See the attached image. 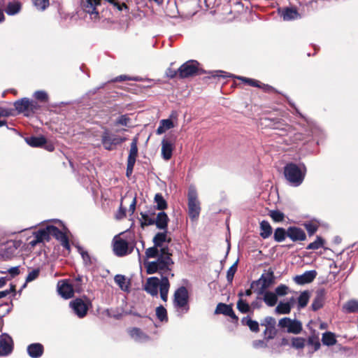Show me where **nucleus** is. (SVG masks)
<instances>
[{
    "instance_id": "nucleus-1",
    "label": "nucleus",
    "mask_w": 358,
    "mask_h": 358,
    "mask_svg": "<svg viewBox=\"0 0 358 358\" xmlns=\"http://www.w3.org/2000/svg\"><path fill=\"white\" fill-rule=\"evenodd\" d=\"M172 252L169 248H165L161 250V252L155 261L148 262L146 265L147 273L153 274L159 273L162 276L171 275L174 274L171 273V267L174 262L171 258Z\"/></svg>"
},
{
    "instance_id": "nucleus-2",
    "label": "nucleus",
    "mask_w": 358,
    "mask_h": 358,
    "mask_svg": "<svg viewBox=\"0 0 358 358\" xmlns=\"http://www.w3.org/2000/svg\"><path fill=\"white\" fill-rule=\"evenodd\" d=\"M169 287L168 276H162L161 280L157 277L148 278L144 285V290L152 296H157L159 289L160 297L164 302L167 301Z\"/></svg>"
},
{
    "instance_id": "nucleus-3",
    "label": "nucleus",
    "mask_w": 358,
    "mask_h": 358,
    "mask_svg": "<svg viewBox=\"0 0 358 358\" xmlns=\"http://www.w3.org/2000/svg\"><path fill=\"white\" fill-rule=\"evenodd\" d=\"M306 174V168L302 164L298 166L294 163H288L284 167V176L288 183L293 187L302 184Z\"/></svg>"
},
{
    "instance_id": "nucleus-4",
    "label": "nucleus",
    "mask_w": 358,
    "mask_h": 358,
    "mask_svg": "<svg viewBox=\"0 0 358 358\" xmlns=\"http://www.w3.org/2000/svg\"><path fill=\"white\" fill-rule=\"evenodd\" d=\"M173 306L179 316H182L188 312V292L186 287L182 286L175 292Z\"/></svg>"
},
{
    "instance_id": "nucleus-5",
    "label": "nucleus",
    "mask_w": 358,
    "mask_h": 358,
    "mask_svg": "<svg viewBox=\"0 0 358 358\" xmlns=\"http://www.w3.org/2000/svg\"><path fill=\"white\" fill-rule=\"evenodd\" d=\"M289 339L286 337H263L262 339L255 341L252 346L255 349L270 347L273 351H278L279 346L289 344Z\"/></svg>"
},
{
    "instance_id": "nucleus-6",
    "label": "nucleus",
    "mask_w": 358,
    "mask_h": 358,
    "mask_svg": "<svg viewBox=\"0 0 358 358\" xmlns=\"http://www.w3.org/2000/svg\"><path fill=\"white\" fill-rule=\"evenodd\" d=\"M292 346L296 349L306 348L310 355L319 349L320 343L319 337H308L306 341L302 337H292Z\"/></svg>"
},
{
    "instance_id": "nucleus-7",
    "label": "nucleus",
    "mask_w": 358,
    "mask_h": 358,
    "mask_svg": "<svg viewBox=\"0 0 358 358\" xmlns=\"http://www.w3.org/2000/svg\"><path fill=\"white\" fill-rule=\"evenodd\" d=\"M101 0H80L82 9L90 15L92 21L96 22L99 20V6Z\"/></svg>"
},
{
    "instance_id": "nucleus-8",
    "label": "nucleus",
    "mask_w": 358,
    "mask_h": 358,
    "mask_svg": "<svg viewBox=\"0 0 358 358\" xmlns=\"http://www.w3.org/2000/svg\"><path fill=\"white\" fill-rule=\"evenodd\" d=\"M278 327L288 334H299L302 330V324L300 321L289 317H283L278 322Z\"/></svg>"
},
{
    "instance_id": "nucleus-9",
    "label": "nucleus",
    "mask_w": 358,
    "mask_h": 358,
    "mask_svg": "<svg viewBox=\"0 0 358 358\" xmlns=\"http://www.w3.org/2000/svg\"><path fill=\"white\" fill-rule=\"evenodd\" d=\"M90 305V301L85 302L80 298L75 299L69 303L73 313L78 318H83L86 316Z\"/></svg>"
},
{
    "instance_id": "nucleus-10",
    "label": "nucleus",
    "mask_w": 358,
    "mask_h": 358,
    "mask_svg": "<svg viewBox=\"0 0 358 358\" xmlns=\"http://www.w3.org/2000/svg\"><path fill=\"white\" fill-rule=\"evenodd\" d=\"M200 203L197 199L196 192L189 189L188 193V213L192 220L196 219L200 214Z\"/></svg>"
},
{
    "instance_id": "nucleus-11",
    "label": "nucleus",
    "mask_w": 358,
    "mask_h": 358,
    "mask_svg": "<svg viewBox=\"0 0 358 358\" xmlns=\"http://www.w3.org/2000/svg\"><path fill=\"white\" fill-rule=\"evenodd\" d=\"M199 71V63L196 60H189L182 64L178 69V77L186 78L193 76Z\"/></svg>"
},
{
    "instance_id": "nucleus-12",
    "label": "nucleus",
    "mask_w": 358,
    "mask_h": 358,
    "mask_svg": "<svg viewBox=\"0 0 358 358\" xmlns=\"http://www.w3.org/2000/svg\"><path fill=\"white\" fill-rule=\"evenodd\" d=\"M134 246H129V243L115 236L113 239V252L118 257H123L133 251Z\"/></svg>"
},
{
    "instance_id": "nucleus-13",
    "label": "nucleus",
    "mask_w": 358,
    "mask_h": 358,
    "mask_svg": "<svg viewBox=\"0 0 358 358\" xmlns=\"http://www.w3.org/2000/svg\"><path fill=\"white\" fill-rule=\"evenodd\" d=\"M125 141L124 138L118 137L115 135H110L109 132L106 130L101 136V142L106 150H113V146L122 143Z\"/></svg>"
},
{
    "instance_id": "nucleus-14",
    "label": "nucleus",
    "mask_w": 358,
    "mask_h": 358,
    "mask_svg": "<svg viewBox=\"0 0 358 358\" xmlns=\"http://www.w3.org/2000/svg\"><path fill=\"white\" fill-rule=\"evenodd\" d=\"M48 229L50 230V237L53 236L61 243V245L67 250H70V245L66 234L59 230L57 227L52 225H48Z\"/></svg>"
},
{
    "instance_id": "nucleus-15",
    "label": "nucleus",
    "mask_w": 358,
    "mask_h": 358,
    "mask_svg": "<svg viewBox=\"0 0 358 358\" xmlns=\"http://www.w3.org/2000/svg\"><path fill=\"white\" fill-rule=\"evenodd\" d=\"M20 245V244L19 241H7L1 249V256L6 259H10L12 257L15 255Z\"/></svg>"
},
{
    "instance_id": "nucleus-16",
    "label": "nucleus",
    "mask_w": 358,
    "mask_h": 358,
    "mask_svg": "<svg viewBox=\"0 0 358 358\" xmlns=\"http://www.w3.org/2000/svg\"><path fill=\"white\" fill-rule=\"evenodd\" d=\"M273 271L272 270H269L266 274H262L260 278L253 283L261 285L258 294H262L264 293L266 289L273 284Z\"/></svg>"
},
{
    "instance_id": "nucleus-17",
    "label": "nucleus",
    "mask_w": 358,
    "mask_h": 358,
    "mask_svg": "<svg viewBox=\"0 0 358 358\" xmlns=\"http://www.w3.org/2000/svg\"><path fill=\"white\" fill-rule=\"evenodd\" d=\"M287 236L292 241H302L306 239V235L303 229L296 227H289L287 229Z\"/></svg>"
},
{
    "instance_id": "nucleus-18",
    "label": "nucleus",
    "mask_w": 358,
    "mask_h": 358,
    "mask_svg": "<svg viewBox=\"0 0 358 358\" xmlns=\"http://www.w3.org/2000/svg\"><path fill=\"white\" fill-rule=\"evenodd\" d=\"M13 350L12 337H1L0 338V357L10 355Z\"/></svg>"
},
{
    "instance_id": "nucleus-19",
    "label": "nucleus",
    "mask_w": 358,
    "mask_h": 358,
    "mask_svg": "<svg viewBox=\"0 0 358 358\" xmlns=\"http://www.w3.org/2000/svg\"><path fill=\"white\" fill-rule=\"evenodd\" d=\"M174 147V143L170 140L166 138L162 139L161 152L162 157L164 160L168 161L171 158Z\"/></svg>"
},
{
    "instance_id": "nucleus-20",
    "label": "nucleus",
    "mask_w": 358,
    "mask_h": 358,
    "mask_svg": "<svg viewBox=\"0 0 358 358\" xmlns=\"http://www.w3.org/2000/svg\"><path fill=\"white\" fill-rule=\"evenodd\" d=\"M260 324L265 327L264 331V336H271L275 331V319L271 316H267L261 321Z\"/></svg>"
},
{
    "instance_id": "nucleus-21",
    "label": "nucleus",
    "mask_w": 358,
    "mask_h": 358,
    "mask_svg": "<svg viewBox=\"0 0 358 358\" xmlns=\"http://www.w3.org/2000/svg\"><path fill=\"white\" fill-rule=\"evenodd\" d=\"M171 241V238H167V231L157 233L152 239L153 243L160 250L163 248H169L168 245H164V243H169Z\"/></svg>"
},
{
    "instance_id": "nucleus-22",
    "label": "nucleus",
    "mask_w": 358,
    "mask_h": 358,
    "mask_svg": "<svg viewBox=\"0 0 358 358\" xmlns=\"http://www.w3.org/2000/svg\"><path fill=\"white\" fill-rule=\"evenodd\" d=\"M317 272L315 270L308 271L301 275H296L294 281L299 285H304L310 283L316 278Z\"/></svg>"
},
{
    "instance_id": "nucleus-23",
    "label": "nucleus",
    "mask_w": 358,
    "mask_h": 358,
    "mask_svg": "<svg viewBox=\"0 0 358 358\" xmlns=\"http://www.w3.org/2000/svg\"><path fill=\"white\" fill-rule=\"evenodd\" d=\"M215 313L223 314L226 316L231 317L234 320H238V317L235 315L231 305H227L223 303H218L215 308Z\"/></svg>"
},
{
    "instance_id": "nucleus-24",
    "label": "nucleus",
    "mask_w": 358,
    "mask_h": 358,
    "mask_svg": "<svg viewBox=\"0 0 358 358\" xmlns=\"http://www.w3.org/2000/svg\"><path fill=\"white\" fill-rule=\"evenodd\" d=\"M27 352L31 358L41 357L44 352L43 345L39 343H34L29 345L27 348Z\"/></svg>"
},
{
    "instance_id": "nucleus-25",
    "label": "nucleus",
    "mask_w": 358,
    "mask_h": 358,
    "mask_svg": "<svg viewBox=\"0 0 358 358\" xmlns=\"http://www.w3.org/2000/svg\"><path fill=\"white\" fill-rule=\"evenodd\" d=\"M325 299V290L324 289H318L316 292L315 296L311 304L313 310L316 311L323 307Z\"/></svg>"
},
{
    "instance_id": "nucleus-26",
    "label": "nucleus",
    "mask_w": 358,
    "mask_h": 358,
    "mask_svg": "<svg viewBox=\"0 0 358 358\" xmlns=\"http://www.w3.org/2000/svg\"><path fill=\"white\" fill-rule=\"evenodd\" d=\"M169 221V218L167 214L164 212H160L155 219L154 224L160 230L167 231Z\"/></svg>"
},
{
    "instance_id": "nucleus-27",
    "label": "nucleus",
    "mask_w": 358,
    "mask_h": 358,
    "mask_svg": "<svg viewBox=\"0 0 358 358\" xmlns=\"http://www.w3.org/2000/svg\"><path fill=\"white\" fill-rule=\"evenodd\" d=\"M32 104L31 100L27 98L21 99L14 103L16 110H17L18 113H23L26 115H28L30 106Z\"/></svg>"
},
{
    "instance_id": "nucleus-28",
    "label": "nucleus",
    "mask_w": 358,
    "mask_h": 358,
    "mask_svg": "<svg viewBox=\"0 0 358 358\" xmlns=\"http://www.w3.org/2000/svg\"><path fill=\"white\" fill-rule=\"evenodd\" d=\"M58 292L59 294L65 299L71 298L74 293L72 285L67 282H62L61 285L59 283Z\"/></svg>"
},
{
    "instance_id": "nucleus-29",
    "label": "nucleus",
    "mask_w": 358,
    "mask_h": 358,
    "mask_svg": "<svg viewBox=\"0 0 358 358\" xmlns=\"http://www.w3.org/2000/svg\"><path fill=\"white\" fill-rule=\"evenodd\" d=\"M27 143L31 147H41L46 143V139L44 136H31L25 139Z\"/></svg>"
},
{
    "instance_id": "nucleus-30",
    "label": "nucleus",
    "mask_w": 358,
    "mask_h": 358,
    "mask_svg": "<svg viewBox=\"0 0 358 358\" xmlns=\"http://www.w3.org/2000/svg\"><path fill=\"white\" fill-rule=\"evenodd\" d=\"M114 280L122 291H129L130 283L124 275L117 274L115 276Z\"/></svg>"
},
{
    "instance_id": "nucleus-31",
    "label": "nucleus",
    "mask_w": 358,
    "mask_h": 358,
    "mask_svg": "<svg viewBox=\"0 0 358 358\" xmlns=\"http://www.w3.org/2000/svg\"><path fill=\"white\" fill-rule=\"evenodd\" d=\"M299 14L296 9L286 8L281 11V17L285 21L292 20L297 18Z\"/></svg>"
},
{
    "instance_id": "nucleus-32",
    "label": "nucleus",
    "mask_w": 358,
    "mask_h": 358,
    "mask_svg": "<svg viewBox=\"0 0 358 358\" xmlns=\"http://www.w3.org/2000/svg\"><path fill=\"white\" fill-rule=\"evenodd\" d=\"M241 323L248 327L252 332L257 333L259 331V323L255 320H252L249 316L243 317Z\"/></svg>"
},
{
    "instance_id": "nucleus-33",
    "label": "nucleus",
    "mask_w": 358,
    "mask_h": 358,
    "mask_svg": "<svg viewBox=\"0 0 358 358\" xmlns=\"http://www.w3.org/2000/svg\"><path fill=\"white\" fill-rule=\"evenodd\" d=\"M174 127L173 122L169 119L162 120L159 122V126L157 129L156 133L158 135L162 134L166 130L170 129Z\"/></svg>"
},
{
    "instance_id": "nucleus-34",
    "label": "nucleus",
    "mask_w": 358,
    "mask_h": 358,
    "mask_svg": "<svg viewBox=\"0 0 358 358\" xmlns=\"http://www.w3.org/2000/svg\"><path fill=\"white\" fill-rule=\"evenodd\" d=\"M260 236L264 239L268 238L272 234V227L268 221H262L260 223Z\"/></svg>"
},
{
    "instance_id": "nucleus-35",
    "label": "nucleus",
    "mask_w": 358,
    "mask_h": 358,
    "mask_svg": "<svg viewBox=\"0 0 358 358\" xmlns=\"http://www.w3.org/2000/svg\"><path fill=\"white\" fill-rule=\"evenodd\" d=\"M138 138L136 137L132 140L130 146L129 154L128 156L127 161L136 162V159L138 155L137 148Z\"/></svg>"
},
{
    "instance_id": "nucleus-36",
    "label": "nucleus",
    "mask_w": 358,
    "mask_h": 358,
    "mask_svg": "<svg viewBox=\"0 0 358 358\" xmlns=\"http://www.w3.org/2000/svg\"><path fill=\"white\" fill-rule=\"evenodd\" d=\"M264 301L265 303L270 307L274 306L278 301L276 294L272 292H264Z\"/></svg>"
},
{
    "instance_id": "nucleus-37",
    "label": "nucleus",
    "mask_w": 358,
    "mask_h": 358,
    "mask_svg": "<svg viewBox=\"0 0 358 358\" xmlns=\"http://www.w3.org/2000/svg\"><path fill=\"white\" fill-rule=\"evenodd\" d=\"M50 230L48 229V226L45 228L40 229L34 233V237L38 238L39 241L43 242V241H48L50 240Z\"/></svg>"
},
{
    "instance_id": "nucleus-38",
    "label": "nucleus",
    "mask_w": 358,
    "mask_h": 358,
    "mask_svg": "<svg viewBox=\"0 0 358 358\" xmlns=\"http://www.w3.org/2000/svg\"><path fill=\"white\" fill-rule=\"evenodd\" d=\"M21 4L18 1L10 2L6 8V13L9 15H13L20 12Z\"/></svg>"
},
{
    "instance_id": "nucleus-39",
    "label": "nucleus",
    "mask_w": 358,
    "mask_h": 358,
    "mask_svg": "<svg viewBox=\"0 0 358 358\" xmlns=\"http://www.w3.org/2000/svg\"><path fill=\"white\" fill-rule=\"evenodd\" d=\"M343 309L346 313H357L358 312V301L350 300L343 305Z\"/></svg>"
},
{
    "instance_id": "nucleus-40",
    "label": "nucleus",
    "mask_w": 358,
    "mask_h": 358,
    "mask_svg": "<svg viewBox=\"0 0 358 358\" xmlns=\"http://www.w3.org/2000/svg\"><path fill=\"white\" fill-rule=\"evenodd\" d=\"M154 200L155 203H156L157 209L163 210L167 208V203L166 200L164 199L162 194H156Z\"/></svg>"
},
{
    "instance_id": "nucleus-41",
    "label": "nucleus",
    "mask_w": 358,
    "mask_h": 358,
    "mask_svg": "<svg viewBox=\"0 0 358 358\" xmlns=\"http://www.w3.org/2000/svg\"><path fill=\"white\" fill-rule=\"evenodd\" d=\"M291 311V305L289 302H280L275 308V313L278 314H288Z\"/></svg>"
},
{
    "instance_id": "nucleus-42",
    "label": "nucleus",
    "mask_w": 358,
    "mask_h": 358,
    "mask_svg": "<svg viewBox=\"0 0 358 358\" xmlns=\"http://www.w3.org/2000/svg\"><path fill=\"white\" fill-rule=\"evenodd\" d=\"M286 236H287V231L282 227L277 228L274 231L273 238L276 242H282Z\"/></svg>"
},
{
    "instance_id": "nucleus-43",
    "label": "nucleus",
    "mask_w": 358,
    "mask_h": 358,
    "mask_svg": "<svg viewBox=\"0 0 358 358\" xmlns=\"http://www.w3.org/2000/svg\"><path fill=\"white\" fill-rule=\"evenodd\" d=\"M156 316L161 322L168 321L167 311L163 306H159L156 308Z\"/></svg>"
},
{
    "instance_id": "nucleus-44",
    "label": "nucleus",
    "mask_w": 358,
    "mask_h": 358,
    "mask_svg": "<svg viewBox=\"0 0 358 358\" xmlns=\"http://www.w3.org/2000/svg\"><path fill=\"white\" fill-rule=\"evenodd\" d=\"M309 300V293L308 292H302L298 298V308H303L308 304Z\"/></svg>"
},
{
    "instance_id": "nucleus-45",
    "label": "nucleus",
    "mask_w": 358,
    "mask_h": 358,
    "mask_svg": "<svg viewBox=\"0 0 358 358\" xmlns=\"http://www.w3.org/2000/svg\"><path fill=\"white\" fill-rule=\"evenodd\" d=\"M159 253V248L158 247H156L155 245L154 244V246L150 247L146 250L145 256L147 258H157Z\"/></svg>"
},
{
    "instance_id": "nucleus-46",
    "label": "nucleus",
    "mask_w": 358,
    "mask_h": 358,
    "mask_svg": "<svg viewBox=\"0 0 358 358\" xmlns=\"http://www.w3.org/2000/svg\"><path fill=\"white\" fill-rule=\"evenodd\" d=\"M324 242V240L320 236H317L316 240L314 242L310 243V244L308 245V246L306 247V249L307 250H317V249L323 247Z\"/></svg>"
},
{
    "instance_id": "nucleus-47",
    "label": "nucleus",
    "mask_w": 358,
    "mask_h": 358,
    "mask_svg": "<svg viewBox=\"0 0 358 358\" xmlns=\"http://www.w3.org/2000/svg\"><path fill=\"white\" fill-rule=\"evenodd\" d=\"M141 215L142 218V220H141V227L143 228L145 226L154 224L155 218L149 217V215L144 213H141Z\"/></svg>"
},
{
    "instance_id": "nucleus-48",
    "label": "nucleus",
    "mask_w": 358,
    "mask_h": 358,
    "mask_svg": "<svg viewBox=\"0 0 358 358\" xmlns=\"http://www.w3.org/2000/svg\"><path fill=\"white\" fill-rule=\"evenodd\" d=\"M131 122V119L128 117L127 115H122L119 116L115 120V125H122L125 127H129V123Z\"/></svg>"
},
{
    "instance_id": "nucleus-49",
    "label": "nucleus",
    "mask_w": 358,
    "mask_h": 358,
    "mask_svg": "<svg viewBox=\"0 0 358 358\" xmlns=\"http://www.w3.org/2000/svg\"><path fill=\"white\" fill-rule=\"evenodd\" d=\"M237 264L238 261H236L227 271V279L228 282L231 283L234 279V276L237 271Z\"/></svg>"
},
{
    "instance_id": "nucleus-50",
    "label": "nucleus",
    "mask_w": 358,
    "mask_h": 358,
    "mask_svg": "<svg viewBox=\"0 0 358 358\" xmlns=\"http://www.w3.org/2000/svg\"><path fill=\"white\" fill-rule=\"evenodd\" d=\"M322 343L325 345L330 346L336 345V348L338 350H341L340 345H336V337H322Z\"/></svg>"
},
{
    "instance_id": "nucleus-51",
    "label": "nucleus",
    "mask_w": 358,
    "mask_h": 358,
    "mask_svg": "<svg viewBox=\"0 0 358 358\" xmlns=\"http://www.w3.org/2000/svg\"><path fill=\"white\" fill-rule=\"evenodd\" d=\"M34 6L40 10H44L49 6V0H32Z\"/></svg>"
},
{
    "instance_id": "nucleus-52",
    "label": "nucleus",
    "mask_w": 358,
    "mask_h": 358,
    "mask_svg": "<svg viewBox=\"0 0 358 358\" xmlns=\"http://www.w3.org/2000/svg\"><path fill=\"white\" fill-rule=\"evenodd\" d=\"M270 216L273 220V221L276 222H280L283 221L285 215L282 212L279 210H271L270 212Z\"/></svg>"
},
{
    "instance_id": "nucleus-53",
    "label": "nucleus",
    "mask_w": 358,
    "mask_h": 358,
    "mask_svg": "<svg viewBox=\"0 0 358 358\" xmlns=\"http://www.w3.org/2000/svg\"><path fill=\"white\" fill-rule=\"evenodd\" d=\"M237 308L238 310L243 313H246L250 310L249 304L243 301L242 299H240L237 302Z\"/></svg>"
},
{
    "instance_id": "nucleus-54",
    "label": "nucleus",
    "mask_w": 358,
    "mask_h": 358,
    "mask_svg": "<svg viewBox=\"0 0 358 358\" xmlns=\"http://www.w3.org/2000/svg\"><path fill=\"white\" fill-rule=\"evenodd\" d=\"M236 78L238 80L243 81L244 83L248 84L250 86L260 87V85H259V82L256 80L251 79V78H247L242 77V76H236Z\"/></svg>"
},
{
    "instance_id": "nucleus-55",
    "label": "nucleus",
    "mask_w": 358,
    "mask_h": 358,
    "mask_svg": "<svg viewBox=\"0 0 358 358\" xmlns=\"http://www.w3.org/2000/svg\"><path fill=\"white\" fill-rule=\"evenodd\" d=\"M1 273H8L10 275V280L20 274V268L19 266H14L11 267L10 268L8 269L5 271H1Z\"/></svg>"
},
{
    "instance_id": "nucleus-56",
    "label": "nucleus",
    "mask_w": 358,
    "mask_h": 358,
    "mask_svg": "<svg viewBox=\"0 0 358 358\" xmlns=\"http://www.w3.org/2000/svg\"><path fill=\"white\" fill-rule=\"evenodd\" d=\"M39 273H40V270L38 268L32 270L31 271H30L28 273V275L26 278V282H31V281L36 280L38 277Z\"/></svg>"
},
{
    "instance_id": "nucleus-57",
    "label": "nucleus",
    "mask_w": 358,
    "mask_h": 358,
    "mask_svg": "<svg viewBox=\"0 0 358 358\" xmlns=\"http://www.w3.org/2000/svg\"><path fill=\"white\" fill-rule=\"evenodd\" d=\"M34 96L37 100L41 101H48V94L45 91H43V90L36 91L34 93Z\"/></svg>"
},
{
    "instance_id": "nucleus-58",
    "label": "nucleus",
    "mask_w": 358,
    "mask_h": 358,
    "mask_svg": "<svg viewBox=\"0 0 358 358\" xmlns=\"http://www.w3.org/2000/svg\"><path fill=\"white\" fill-rule=\"evenodd\" d=\"M288 287L285 285H280L279 286H278L275 289V294L276 296L278 295V296H285L287 294V292H288Z\"/></svg>"
},
{
    "instance_id": "nucleus-59",
    "label": "nucleus",
    "mask_w": 358,
    "mask_h": 358,
    "mask_svg": "<svg viewBox=\"0 0 358 358\" xmlns=\"http://www.w3.org/2000/svg\"><path fill=\"white\" fill-rule=\"evenodd\" d=\"M304 227L310 236L314 234L317 230V226L312 222L305 223Z\"/></svg>"
},
{
    "instance_id": "nucleus-60",
    "label": "nucleus",
    "mask_w": 358,
    "mask_h": 358,
    "mask_svg": "<svg viewBox=\"0 0 358 358\" xmlns=\"http://www.w3.org/2000/svg\"><path fill=\"white\" fill-rule=\"evenodd\" d=\"M126 208L122 207V203L120 204V207L119 210L117 211L115 217L117 220H122L126 216Z\"/></svg>"
},
{
    "instance_id": "nucleus-61",
    "label": "nucleus",
    "mask_w": 358,
    "mask_h": 358,
    "mask_svg": "<svg viewBox=\"0 0 358 358\" xmlns=\"http://www.w3.org/2000/svg\"><path fill=\"white\" fill-rule=\"evenodd\" d=\"M211 74H212V76L213 77H222V78H227V77H231L232 76L231 75L227 73V72L225 71H213L211 72Z\"/></svg>"
},
{
    "instance_id": "nucleus-62",
    "label": "nucleus",
    "mask_w": 358,
    "mask_h": 358,
    "mask_svg": "<svg viewBox=\"0 0 358 358\" xmlns=\"http://www.w3.org/2000/svg\"><path fill=\"white\" fill-rule=\"evenodd\" d=\"M166 75L169 78H174L178 76V69L176 71L171 68H169L166 71Z\"/></svg>"
},
{
    "instance_id": "nucleus-63",
    "label": "nucleus",
    "mask_w": 358,
    "mask_h": 358,
    "mask_svg": "<svg viewBox=\"0 0 358 358\" xmlns=\"http://www.w3.org/2000/svg\"><path fill=\"white\" fill-rule=\"evenodd\" d=\"M15 291V286L14 285H10V288L9 289H6L4 291L0 292V299L6 297L8 296L10 292H14Z\"/></svg>"
},
{
    "instance_id": "nucleus-64",
    "label": "nucleus",
    "mask_w": 358,
    "mask_h": 358,
    "mask_svg": "<svg viewBox=\"0 0 358 358\" xmlns=\"http://www.w3.org/2000/svg\"><path fill=\"white\" fill-rule=\"evenodd\" d=\"M134 164H135V162L127 161V171H126L127 176L129 177L132 173Z\"/></svg>"
}]
</instances>
